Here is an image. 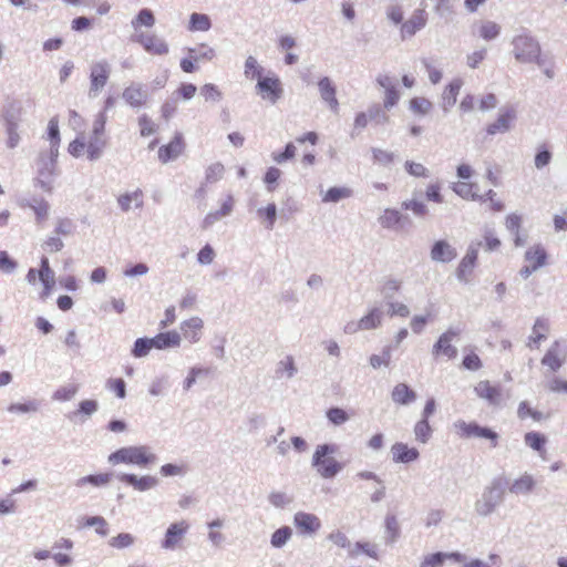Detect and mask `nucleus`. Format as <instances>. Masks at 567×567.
<instances>
[{
  "instance_id": "2",
  "label": "nucleus",
  "mask_w": 567,
  "mask_h": 567,
  "mask_svg": "<svg viewBox=\"0 0 567 567\" xmlns=\"http://www.w3.org/2000/svg\"><path fill=\"white\" fill-rule=\"evenodd\" d=\"M107 461L112 465L124 463L146 467L155 464L157 462V456L151 451L150 446L134 445L116 450L109 455Z\"/></svg>"
},
{
  "instance_id": "38",
  "label": "nucleus",
  "mask_w": 567,
  "mask_h": 567,
  "mask_svg": "<svg viewBox=\"0 0 567 567\" xmlns=\"http://www.w3.org/2000/svg\"><path fill=\"white\" fill-rule=\"evenodd\" d=\"M353 192L349 187H330L322 196L323 203H338L341 199L350 198Z\"/></svg>"
},
{
  "instance_id": "42",
  "label": "nucleus",
  "mask_w": 567,
  "mask_h": 567,
  "mask_svg": "<svg viewBox=\"0 0 567 567\" xmlns=\"http://www.w3.org/2000/svg\"><path fill=\"white\" fill-rule=\"evenodd\" d=\"M474 185L470 183L460 182L453 185V190L464 199L483 200V196L473 190Z\"/></svg>"
},
{
  "instance_id": "11",
  "label": "nucleus",
  "mask_w": 567,
  "mask_h": 567,
  "mask_svg": "<svg viewBox=\"0 0 567 567\" xmlns=\"http://www.w3.org/2000/svg\"><path fill=\"white\" fill-rule=\"evenodd\" d=\"M516 118V111L512 106L501 109L498 117L495 122L491 123L486 127V133L491 136L498 133L504 134L512 130V123Z\"/></svg>"
},
{
  "instance_id": "64",
  "label": "nucleus",
  "mask_w": 567,
  "mask_h": 567,
  "mask_svg": "<svg viewBox=\"0 0 567 567\" xmlns=\"http://www.w3.org/2000/svg\"><path fill=\"white\" fill-rule=\"evenodd\" d=\"M547 389L553 393H563L567 394V380L561 379L560 377H553L546 383Z\"/></svg>"
},
{
  "instance_id": "14",
  "label": "nucleus",
  "mask_w": 567,
  "mask_h": 567,
  "mask_svg": "<svg viewBox=\"0 0 567 567\" xmlns=\"http://www.w3.org/2000/svg\"><path fill=\"white\" fill-rule=\"evenodd\" d=\"M427 21V14L424 8L414 10L409 20L401 25L402 39L413 37L419 30L423 29Z\"/></svg>"
},
{
  "instance_id": "13",
  "label": "nucleus",
  "mask_w": 567,
  "mask_h": 567,
  "mask_svg": "<svg viewBox=\"0 0 567 567\" xmlns=\"http://www.w3.org/2000/svg\"><path fill=\"white\" fill-rule=\"evenodd\" d=\"M185 143L183 135L176 133L174 138L166 145H163L158 150V159L163 164H167L171 161H175L184 152Z\"/></svg>"
},
{
  "instance_id": "16",
  "label": "nucleus",
  "mask_w": 567,
  "mask_h": 567,
  "mask_svg": "<svg viewBox=\"0 0 567 567\" xmlns=\"http://www.w3.org/2000/svg\"><path fill=\"white\" fill-rule=\"evenodd\" d=\"M133 41L142 44L145 51L153 54L163 55L168 52L167 43L155 34H146L142 32L136 34L133 38Z\"/></svg>"
},
{
  "instance_id": "31",
  "label": "nucleus",
  "mask_w": 567,
  "mask_h": 567,
  "mask_svg": "<svg viewBox=\"0 0 567 567\" xmlns=\"http://www.w3.org/2000/svg\"><path fill=\"white\" fill-rule=\"evenodd\" d=\"M87 146V158L90 161H96L99 159L103 151L106 146V140L102 135H90L89 142L86 144Z\"/></svg>"
},
{
  "instance_id": "54",
  "label": "nucleus",
  "mask_w": 567,
  "mask_h": 567,
  "mask_svg": "<svg viewBox=\"0 0 567 567\" xmlns=\"http://www.w3.org/2000/svg\"><path fill=\"white\" fill-rule=\"evenodd\" d=\"M79 391V386L75 384H69L61 386L54 391L52 399L60 402L70 401Z\"/></svg>"
},
{
  "instance_id": "1",
  "label": "nucleus",
  "mask_w": 567,
  "mask_h": 567,
  "mask_svg": "<svg viewBox=\"0 0 567 567\" xmlns=\"http://www.w3.org/2000/svg\"><path fill=\"white\" fill-rule=\"evenodd\" d=\"M256 64V60L250 56L251 79L256 81L255 93L267 104L276 105L284 97V84L277 73Z\"/></svg>"
},
{
  "instance_id": "12",
  "label": "nucleus",
  "mask_w": 567,
  "mask_h": 567,
  "mask_svg": "<svg viewBox=\"0 0 567 567\" xmlns=\"http://www.w3.org/2000/svg\"><path fill=\"white\" fill-rule=\"evenodd\" d=\"M534 255H537V262L527 265L520 268L519 275L527 279L534 271L538 270L546 264L547 252L542 245H535L525 252V260L528 262L534 261Z\"/></svg>"
},
{
  "instance_id": "60",
  "label": "nucleus",
  "mask_w": 567,
  "mask_h": 567,
  "mask_svg": "<svg viewBox=\"0 0 567 567\" xmlns=\"http://www.w3.org/2000/svg\"><path fill=\"white\" fill-rule=\"evenodd\" d=\"M445 560L446 554L437 551L434 554L426 555L419 567H442Z\"/></svg>"
},
{
  "instance_id": "52",
  "label": "nucleus",
  "mask_w": 567,
  "mask_h": 567,
  "mask_svg": "<svg viewBox=\"0 0 567 567\" xmlns=\"http://www.w3.org/2000/svg\"><path fill=\"white\" fill-rule=\"evenodd\" d=\"M269 503L277 508H285L293 502V497L285 492H271L268 496Z\"/></svg>"
},
{
  "instance_id": "25",
  "label": "nucleus",
  "mask_w": 567,
  "mask_h": 567,
  "mask_svg": "<svg viewBox=\"0 0 567 567\" xmlns=\"http://www.w3.org/2000/svg\"><path fill=\"white\" fill-rule=\"evenodd\" d=\"M151 339L153 348L158 350L177 348L179 347L182 340L177 331L161 332Z\"/></svg>"
},
{
  "instance_id": "26",
  "label": "nucleus",
  "mask_w": 567,
  "mask_h": 567,
  "mask_svg": "<svg viewBox=\"0 0 567 567\" xmlns=\"http://www.w3.org/2000/svg\"><path fill=\"white\" fill-rule=\"evenodd\" d=\"M408 217L403 216L399 210L386 208L378 218L379 224L385 229H399Z\"/></svg>"
},
{
  "instance_id": "35",
  "label": "nucleus",
  "mask_w": 567,
  "mask_h": 567,
  "mask_svg": "<svg viewBox=\"0 0 567 567\" xmlns=\"http://www.w3.org/2000/svg\"><path fill=\"white\" fill-rule=\"evenodd\" d=\"M297 371L298 369L295 364L293 358L291 355H287L277 363L276 377L278 379H292Z\"/></svg>"
},
{
  "instance_id": "59",
  "label": "nucleus",
  "mask_w": 567,
  "mask_h": 567,
  "mask_svg": "<svg viewBox=\"0 0 567 567\" xmlns=\"http://www.w3.org/2000/svg\"><path fill=\"white\" fill-rule=\"evenodd\" d=\"M402 208L411 210L415 216L423 217L429 213L426 205L423 202L411 199L402 203Z\"/></svg>"
},
{
  "instance_id": "39",
  "label": "nucleus",
  "mask_w": 567,
  "mask_h": 567,
  "mask_svg": "<svg viewBox=\"0 0 567 567\" xmlns=\"http://www.w3.org/2000/svg\"><path fill=\"white\" fill-rule=\"evenodd\" d=\"M210 28L212 21L207 14L197 12L190 14L188 24L190 31H208Z\"/></svg>"
},
{
  "instance_id": "29",
  "label": "nucleus",
  "mask_w": 567,
  "mask_h": 567,
  "mask_svg": "<svg viewBox=\"0 0 567 567\" xmlns=\"http://www.w3.org/2000/svg\"><path fill=\"white\" fill-rule=\"evenodd\" d=\"M391 396L395 403L409 405L415 401L416 393L405 383H399L394 386Z\"/></svg>"
},
{
  "instance_id": "24",
  "label": "nucleus",
  "mask_w": 567,
  "mask_h": 567,
  "mask_svg": "<svg viewBox=\"0 0 567 567\" xmlns=\"http://www.w3.org/2000/svg\"><path fill=\"white\" fill-rule=\"evenodd\" d=\"M462 85L463 80L456 78L445 86L442 92V109L444 112H450V110L455 105Z\"/></svg>"
},
{
  "instance_id": "57",
  "label": "nucleus",
  "mask_w": 567,
  "mask_h": 567,
  "mask_svg": "<svg viewBox=\"0 0 567 567\" xmlns=\"http://www.w3.org/2000/svg\"><path fill=\"white\" fill-rule=\"evenodd\" d=\"M188 467L185 464L167 463L161 466L159 473L165 476H183L187 473Z\"/></svg>"
},
{
  "instance_id": "30",
  "label": "nucleus",
  "mask_w": 567,
  "mask_h": 567,
  "mask_svg": "<svg viewBox=\"0 0 567 567\" xmlns=\"http://www.w3.org/2000/svg\"><path fill=\"white\" fill-rule=\"evenodd\" d=\"M384 312L380 307H373L365 316L360 319V326L363 330L377 329L381 326Z\"/></svg>"
},
{
  "instance_id": "56",
  "label": "nucleus",
  "mask_w": 567,
  "mask_h": 567,
  "mask_svg": "<svg viewBox=\"0 0 567 567\" xmlns=\"http://www.w3.org/2000/svg\"><path fill=\"white\" fill-rule=\"evenodd\" d=\"M258 215L264 218L265 227L272 229L277 218V207L274 203L268 204L266 208L259 209Z\"/></svg>"
},
{
  "instance_id": "22",
  "label": "nucleus",
  "mask_w": 567,
  "mask_h": 567,
  "mask_svg": "<svg viewBox=\"0 0 567 567\" xmlns=\"http://www.w3.org/2000/svg\"><path fill=\"white\" fill-rule=\"evenodd\" d=\"M474 391L478 398L486 400L491 405H498L501 403V389L492 385L488 381H480L475 385Z\"/></svg>"
},
{
  "instance_id": "32",
  "label": "nucleus",
  "mask_w": 567,
  "mask_h": 567,
  "mask_svg": "<svg viewBox=\"0 0 567 567\" xmlns=\"http://www.w3.org/2000/svg\"><path fill=\"white\" fill-rule=\"evenodd\" d=\"M41 409V401L37 399H29L23 403H11L8 406V412L13 414H34Z\"/></svg>"
},
{
  "instance_id": "8",
  "label": "nucleus",
  "mask_w": 567,
  "mask_h": 567,
  "mask_svg": "<svg viewBox=\"0 0 567 567\" xmlns=\"http://www.w3.org/2000/svg\"><path fill=\"white\" fill-rule=\"evenodd\" d=\"M188 529L189 524L185 519L172 523L165 532L164 538L161 542V547L166 550L176 549L185 538Z\"/></svg>"
},
{
  "instance_id": "10",
  "label": "nucleus",
  "mask_w": 567,
  "mask_h": 567,
  "mask_svg": "<svg viewBox=\"0 0 567 567\" xmlns=\"http://www.w3.org/2000/svg\"><path fill=\"white\" fill-rule=\"evenodd\" d=\"M55 175L56 162L52 161V158H45L44 154L41 153L38 162V183L44 192H52V183Z\"/></svg>"
},
{
  "instance_id": "23",
  "label": "nucleus",
  "mask_w": 567,
  "mask_h": 567,
  "mask_svg": "<svg viewBox=\"0 0 567 567\" xmlns=\"http://www.w3.org/2000/svg\"><path fill=\"white\" fill-rule=\"evenodd\" d=\"M392 460L395 463H411L419 458L420 453L415 447H409L404 443H395L391 447Z\"/></svg>"
},
{
  "instance_id": "34",
  "label": "nucleus",
  "mask_w": 567,
  "mask_h": 567,
  "mask_svg": "<svg viewBox=\"0 0 567 567\" xmlns=\"http://www.w3.org/2000/svg\"><path fill=\"white\" fill-rule=\"evenodd\" d=\"M135 203L136 208L143 206V193L141 189H136L132 193H125L117 198V203L122 212L127 213L131 209V204Z\"/></svg>"
},
{
  "instance_id": "15",
  "label": "nucleus",
  "mask_w": 567,
  "mask_h": 567,
  "mask_svg": "<svg viewBox=\"0 0 567 567\" xmlns=\"http://www.w3.org/2000/svg\"><path fill=\"white\" fill-rule=\"evenodd\" d=\"M537 486V481L533 474L524 472L517 478H515L508 486L511 494L516 496H527L532 494Z\"/></svg>"
},
{
  "instance_id": "7",
  "label": "nucleus",
  "mask_w": 567,
  "mask_h": 567,
  "mask_svg": "<svg viewBox=\"0 0 567 567\" xmlns=\"http://www.w3.org/2000/svg\"><path fill=\"white\" fill-rule=\"evenodd\" d=\"M111 74V65L106 60H100L92 63L90 68V90L89 96L96 97L106 85Z\"/></svg>"
},
{
  "instance_id": "18",
  "label": "nucleus",
  "mask_w": 567,
  "mask_h": 567,
  "mask_svg": "<svg viewBox=\"0 0 567 567\" xmlns=\"http://www.w3.org/2000/svg\"><path fill=\"white\" fill-rule=\"evenodd\" d=\"M148 94L142 83H132L124 89L122 99L132 107L140 109L147 101Z\"/></svg>"
},
{
  "instance_id": "55",
  "label": "nucleus",
  "mask_w": 567,
  "mask_h": 567,
  "mask_svg": "<svg viewBox=\"0 0 567 567\" xmlns=\"http://www.w3.org/2000/svg\"><path fill=\"white\" fill-rule=\"evenodd\" d=\"M475 264L470 261V258H463L456 269V277L461 282L467 284L468 277L472 274Z\"/></svg>"
},
{
  "instance_id": "48",
  "label": "nucleus",
  "mask_w": 567,
  "mask_h": 567,
  "mask_svg": "<svg viewBox=\"0 0 567 567\" xmlns=\"http://www.w3.org/2000/svg\"><path fill=\"white\" fill-rule=\"evenodd\" d=\"M169 386V379L167 375H161L153 379L148 392L152 396L164 395Z\"/></svg>"
},
{
  "instance_id": "50",
  "label": "nucleus",
  "mask_w": 567,
  "mask_h": 567,
  "mask_svg": "<svg viewBox=\"0 0 567 567\" xmlns=\"http://www.w3.org/2000/svg\"><path fill=\"white\" fill-rule=\"evenodd\" d=\"M414 435L421 443H426L432 435V427L429 420L421 419L414 426Z\"/></svg>"
},
{
  "instance_id": "44",
  "label": "nucleus",
  "mask_w": 567,
  "mask_h": 567,
  "mask_svg": "<svg viewBox=\"0 0 567 567\" xmlns=\"http://www.w3.org/2000/svg\"><path fill=\"white\" fill-rule=\"evenodd\" d=\"M400 536V527L394 515L385 517V539L388 544H393Z\"/></svg>"
},
{
  "instance_id": "41",
  "label": "nucleus",
  "mask_w": 567,
  "mask_h": 567,
  "mask_svg": "<svg viewBox=\"0 0 567 567\" xmlns=\"http://www.w3.org/2000/svg\"><path fill=\"white\" fill-rule=\"evenodd\" d=\"M401 280L394 279V278H388L385 279L381 287H380V293L384 298V300L391 301L395 293L401 289Z\"/></svg>"
},
{
  "instance_id": "21",
  "label": "nucleus",
  "mask_w": 567,
  "mask_h": 567,
  "mask_svg": "<svg viewBox=\"0 0 567 567\" xmlns=\"http://www.w3.org/2000/svg\"><path fill=\"white\" fill-rule=\"evenodd\" d=\"M23 107L18 100H7L0 110V120L3 124H19L21 121Z\"/></svg>"
},
{
  "instance_id": "43",
  "label": "nucleus",
  "mask_w": 567,
  "mask_h": 567,
  "mask_svg": "<svg viewBox=\"0 0 567 567\" xmlns=\"http://www.w3.org/2000/svg\"><path fill=\"white\" fill-rule=\"evenodd\" d=\"M292 536V529L289 526H282L271 535L270 544L275 548L284 547Z\"/></svg>"
},
{
  "instance_id": "17",
  "label": "nucleus",
  "mask_w": 567,
  "mask_h": 567,
  "mask_svg": "<svg viewBox=\"0 0 567 567\" xmlns=\"http://www.w3.org/2000/svg\"><path fill=\"white\" fill-rule=\"evenodd\" d=\"M293 524L303 534H316L321 528V522L315 514L297 512L293 516Z\"/></svg>"
},
{
  "instance_id": "33",
  "label": "nucleus",
  "mask_w": 567,
  "mask_h": 567,
  "mask_svg": "<svg viewBox=\"0 0 567 567\" xmlns=\"http://www.w3.org/2000/svg\"><path fill=\"white\" fill-rule=\"evenodd\" d=\"M432 353L434 355L443 354L449 359H454L457 355V349L452 346V340L447 339L446 336H440L433 346Z\"/></svg>"
},
{
  "instance_id": "53",
  "label": "nucleus",
  "mask_w": 567,
  "mask_h": 567,
  "mask_svg": "<svg viewBox=\"0 0 567 567\" xmlns=\"http://www.w3.org/2000/svg\"><path fill=\"white\" fill-rule=\"evenodd\" d=\"M135 537L130 533H121L109 540V545L113 548L123 549L132 546Z\"/></svg>"
},
{
  "instance_id": "28",
  "label": "nucleus",
  "mask_w": 567,
  "mask_h": 567,
  "mask_svg": "<svg viewBox=\"0 0 567 567\" xmlns=\"http://www.w3.org/2000/svg\"><path fill=\"white\" fill-rule=\"evenodd\" d=\"M565 363V359L559 355V343L554 342L542 359V364L548 367L550 371L557 372Z\"/></svg>"
},
{
  "instance_id": "36",
  "label": "nucleus",
  "mask_w": 567,
  "mask_h": 567,
  "mask_svg": "<svg viewBox=\"0 0 567 567\" xmlns=\"http://www.w3.org/2000/svg\"><path fill=\"white\" fill-rule=\"evenodd\" d=\"M524 442L525 444L530 447L533 451L539 453L540 456H543V453H545V445L547 443V439L544 434L539 432H527L524 435Z\"/></svg>"
},
{
  "instance_id": "61",
  "label": "nucleus",
  "mask_w": 567,
  "mask_h": 567,
  "mask_svg": "<svg viewBox=\"0 0 567 567\" xmlns=\"http://www.w3.org/2000/svg\"><path fill=\"white\" fill-rule=\"evenodd\" d=\"M6 133H7V147L8 148H16L20 143V134L18 132L19 124H6L4 125Z\"/></svg>"
},
{
  "instance_id": "4",
  "label": "nucleus",
  "mask_w": 567,
  "mask_h": 567,
  "mask_svg": "<svg viewBox=\"0 0 567 567\" xmlns=\"http://www.w3.org/2000/svg\"><path fill=\"white\" fill-rule=\"evenodd\" d=\"M513 54L519 63H532L542 53V47L529 31H524L512 39Z\"/></svg>"
},
{
  "instance_id": "6",
  "label": "nucleus",
  "mask_w": 567,
  "mask_h": 567,
  "mask_svg": "<svg viewBox=\"0 0 567 567\" xmlns=\"http://www.w3.org/2000/svg\"><path fill=\"white\" fill-rule=\"evenodd\" d=\"M453 425L461 439H485L491 441L492 447H496L498 444V434L489 427L481 426L476 422L467 423L464 420H457Z\"/></svg>"
},
{
  "instance_id": "63",
  "label": "nucleus",
  "mask_w": 567,
  "mask_h": 567,
  "mask_svg": "<svg viewBox=\"0 0 567 567\" xmlns=\"http://www.w3.org/2000/svg\"><path fill=\"white\" fill-rule=\"evenodd\" d=\"M421 63L422 65L424 66V69L426 70L427 74H429V80L432 84H437L441 80H442V71L439 70L433 63L431 60L429 59H422L421 60Z\"/></svg>"
},
{
  "instance_id": "27",
  "label": "nucleus",
  "mask_w": 567,
  "mask_h": 567,
  "mask_svg": "<svg viewBox=\"0 0 567 567\" xmlns=\"http://www.w3.org/2000/svg\"><path fill=\"white\" fill-rule=\"evenodd\" d=\"M22 206L29 207L34 212L35 220L39 225L47 220L49 216L50 205L44 198L33 197L30 200L23 202Z\"/></svg>"
},
{
  "instance_id": "5",
  "label": "nucleus",
  "mask_w": 567,
  "mask_h": 567,
  "mask_svg": "<svg viewBox=\"0 0 567 567\" xmlns=\"http://www.w3.org/2000/svg\"><path fill=\"white\" fill-rule=\"evenodd\" d=\"M334 447L329 444L318 445L312 457V465L323 478L334 477L341 470L342 464L333 457H327L334 453Z\"/></svg>"
},
{
  "instance_id": "47",
  "label": "nucleus",
  "mask_w": 567,
  "mask_h": 567,
  "mask_svg": "<svg viewBox=\"0 0 567 567\" xmlns=\"http://www.w3.org/2000/svg\"><path fill=\"white\" fill-rule=\"evenodd\" d=\"M501 33V25L493 21H485L480 27V35L486 41L496 39Z\"/></svg>"
},
{
  "instance_id": "40",
  "label": "nucleus",
  "mask_w": 567,
  "mask_h": 567,
  "mask_svg": "<svg viewBox=\"0 0 567 567\" xmlns=\"http://www.w3.org/2000/svg\"><path fill=\"white\" fill-rule=\"evenodd\" d=\"M548 329V322L545 319L537 318L533 327V334L529 337L528 346L532 347V343L538 344L540 341L545 340Z\"/></svg>"
},
{
  "instance_id": "20",
  "label": "nucleus",
  "mask_w": 567,
  "mask_h": 567,
  "mask_svg": "<svg viewBox=\"0 0 567 567\" xmlns=\"http://www.w3.org/2000/svg\"><path fill=\"white\" fill-rule=\"evenodd\" d=\"M318 89L322 101L328 104L332 112L337 113L339 111V102L336 96L337 89L331 79L328 76L320 79L318 82Z\"/></svg>"
},
{
  "instance_id": "3",
  "label": "nucleus",
  "mask_w": 567,
  "mask_h": 567,
  "mask_svg": "<svg viewBox=\"0 0 567 567\" xmlns=\"http://www.w3.org/2000/svg\"><path fill=\"white\" fill-rule=\"evenodd\" d=\"M505 487L503 477H495L485 486L481 497L475 502V512L481 517H487L504 502Z\"/></svg>"
},
{
  "instance_id": "19",
  "label": "nucleus",
  "mask_w": 567,
  "mask_h": 567,
  "mask_svg": "<svg viewBox=\"0 0 567 567\" xmlns=\"http://www.w3.org/2000/svg\"><path fill=\"white\" fill-rule=\"evenodd\" d=\"M430 256L435 262L446 264L456 258L457 251L449 241L440 239L433 244Z\"/></svg>"
},
{
  "instance_id": "37",
  "label": "nucleus",
  "mask_w": 567,
  "mask_h": 567,
  "mask_svg": "<svg viewBox=\"0 0 567 567\" xmlns=\"http://www.w3.org/2000/svg\"><path fill=\"white\" fill-rule=\"evenodd\" d=\"M113 477L112 473H101V474H94V475H87L79 478L75 482V486L82 487L86 484H91L93 486L100 487L107 485Z\"/></svg>"
},
{
  "instance_id": "9",
  "label": "nucleus",
  "mask_w": 567,
  "mask_h": 567,
  "mask_svg": "<svg viewBox=\"0 0 567 567\" xmlns=\"http://www.w3.org/2000/svg\"><path fill=\"white\" fill-rule=\"evenodd\" d=\"M116 478L140 493H145L159 485V478L154 475L137 476L132 473H120Z\"/></svg>"
},
{
  "instance_id": "58",
  "label": "nucleus",
  "mask_w": 567,
  "mask_h": 567,
  "mask_svg": "<svg viewBox=\"0 0 567 567\" xmlns=\"http://www.w3.org/2000/svg\"><path fill=\"white\" fill-rule=\"evenodd\" d=\"M84 525L94 527L95 532L103 537L109 534L107 522L102 516L87 517Z\"/></svg>"
},
{
  "instance_id": "46",
  "label": "nucleus",
  "mask_w": 567,
  "mask_h": 567,
  "mask_svg": "<svg viewBox=\"0 0 567 567\" xmlns=\"http://www.w3.org/2000/svg\"><path fill=\"white\" fill-rule=\"evenodd\" d=\"M153 349V343L151 338H138L134 342V347L132 349V355L135 358L146 357L150 351Z\"/></svg>"
},
{
  "instance_id": "62",
  "label": "nucleus",
  "mask_w": 567,
  "mask_h": 567,
  "mask_svg": "<svg viewBox=\"0 0 567 567\" xmlns=\"http://www.w3.org/2000/svg\"><path fill=\"white\" fill-rule=\"evenodd\" d=\"M328 420L334 425H341L349 420L348 413L341 408H331L327 411Z\"/></svg>"
},
{
  "instance_id": "49",
  "label": "nucleus",
  "mask_w": 567,
  "mask_h": 567,
  "mask_svg": "<svg viewBox=\"0 0 567 567\" xmlns=\"http://www.w3.org/2000/svg\"><path fill=\"white\" fill-rule=\"evenodd\" d=\"M155 24V17L150 9H142L135 19L132 20V27L137 29L141 25L152 28Z\"/></svg>"
},
{
  "instance_id": "45",
  "label": "nucleus",
  "mask_w": 567,
  "mask_h": 567,
  "mask_svg": "<svg viewBox=\"0 0 567 567\" xmlns=\"http://www.w3.org/2000/svg\"><path fill=\"white\" fill-rule=\"evenodd\" d=\"M189 54H192V59L195 62L202 60H213L215 56V50L207 44H200L197 48L188 49Z\"/></svg>"
},
{
  "instance_id": "51",
  "label": "nucleus",
  "mask_w": 567,
  "mask_h": 567,
  "mask_svg": "<svg viewBox=\"0 0 567 567\" xmlns=\"http://www.w3.org/2000/svg\"><path fill=\"white\" fill-rule=\"evenodd\" d=\"M432 106V103L425 97H413L410 101V110L417 115H426Z\"/></svg>"
}]
</instances>
